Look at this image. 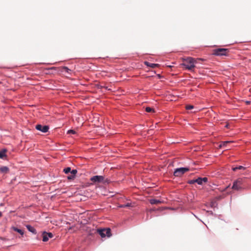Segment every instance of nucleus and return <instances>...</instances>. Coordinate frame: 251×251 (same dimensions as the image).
I'll return each mask as SVG.
<instances>
[{"mask_svg":"<svg viewBox=\"0 0 251 251\" xmlns=\"http://www.w3.org/2000/svg\"><path fill=\"white\" fill-rule=\"evenodd\" d=\"M183 63L182 65L184 66L186 69L189 71H193L195 67V64L197 63V60L194 58L189 57L183 59Z\"/></svg>","mask_w":251,"mask_h":251,"instance_id":"nucleus-1","label":"nucleus"},{"mask_svg":"<svg viewBox=\"0 0 251 251\" xmlns=\"http://www.w3.org/2000/svg\"><path fill=\"white\" fill-rule=\"evenodd\" d=\"M213 54L217 56H226L228 55L229 50L227 49L218 48L213 50Z\"/></svg>","mask_w":251,"mask_h":251,"instance_id":"nucleus-2","label":"nucleus"},{"mask_svg":"<svg viewBox=\"0 0 251 251\" xmlns=\"http://www.w3.org/2000/svg\"><path fill=\"white\" fill-rule=\"evenodd\" d=\"M97 232L101 236V237H109L111 236V229L109 228L103 229H98Z\"/></svg>","mask_w":251,"mask_h":251,"instance_id":"nucleus-3","label":"nucleus"},{"mask_svg":"<svg viewBox=\"0 0 251 251\" xmlns=\"http://www.w3.org/2000/svg\"><path fill=\"white\" fill-rule=\"evenodd\" d=\"M189 170L188 168H179L175 170L174 175L175 176H181L184 173Z\"/></svg>","mask_w":251,"mask_h":251,"instance_id":"nucleus-4","label":"nucleus"},{"mask_svg":"<svg viewBox=\"0 0 251 251\" xmlns=\"http://www.w3.org/2000/svg\"><path fill=\"white\" fill-rule=\"evenodd\" d=\"M243 181L242 179H238L233 182L232 188L235 190H240L243 188Z\"/></svg>","mask_w":251,"mask_h":251,"instance_id":"nucleus-5","label":"nucleus"},{"mask_svg":"<svg viewBox=\"0 0 251 251\" xmlns=\"http://www.w3.org/2000/svg\"><path fill=\"white\" fill-rule=\"evenodd\" d=\"M37 130L41 131L44 133H46L48 131L49 127L48 126H42L41 125H37L35 126Z\"/></svg>","mask_w":251,"mask_h":251,"instance_id":"nucleus-6","label":"nucleus"},{"mask_svg":"<svg viewBox=\"0 0 251 251\" xmlns=\"http://www.w3.org/2000/svg\"><path fill=\"white\" fill-rule=\"evenodd\" d=\"M104 177L101 176H95L92 177L90 179L91 181L93 182H101L104 181Z\"/></svg>","mask_w":251,"mask_h":251,"instance_id":"nucleus-7","label":"nucleus"},{"mask_svg":"<svg viewBox=\"0 0 251 251\" xmlns=\"http://www.w3.org/2000/svg\"><path fill=\"white\" fill-rule=\"evenodd\" d=\"M53 237V235L51 233H46L44 232L43 234V241L47 242L49 240V239L50 238H52Z\"/></svg>","mask_w":251,"mask_h":251,"instance_id":"nucleus-8","label":"nucleus"},{"mask_svg":"<svg viewBox=\"0 0 251 251\" xmlns=\"http://www.w3.org/2000/svg\"><path fill=\"white\" fill-rule=\"evenodd\" d=\"M208 181V178L206 177H199L197 179H195V181L198 184L202 185L203 183H206Z\"/></svg>","mask_w":251,"mask_h":251,"instance_id":"nucleus-9","label":"nucleus"},{"mask_svg":"<svg viewBox=\"0 0 251 251\" xmlns=\"http://www.w3.org/2000/svg\"><path fill=\"white\" fill-rule=\"evenodd\" d=\"M11 230L18 232L19 234H20L22 236H23L24 234V230L21 229H19L16 227L15 226H12L10 228Z\"/></svg>","mask_w":251,"mask_h":251,"instance_id":"nucleus-10","label":"nucleus"},{"mask_svg":"<svg viewBox=\"0 0 251 251\" xmlns=\"http://www.w3.org/2000/svg\"><path fill=\"white\" fill-rule=\"evenodd\" d=\"M26 227L27 228V229L31 232L34 233V234H36V229L33 227H32V226H31L30 225H26Z\"/></svg>","mask_w":251,"mask_h":251,"instance_id":"nucleus-11","label":"nucleus"},{"mask_svg":"<svg viewBox=\"0 0 251 251\" xmlns=\"http://www.w3.org/2000/svg\"><path fill=\"white\" fill-rule=\"evenodd\" d=\"M145 64L147 66L150 67L152 68H154L159 66V65L158 64L151 63L148 62H145Z\"/></svg>","mask_w":251,"mask_h":251,"instance_id":"nucleus-12","label":"nucleus"},{"mask_svg":"<svg viewBox=\"0 0 251 251\" xmlns=\"http://www.w3.org/2000/svg\"><path fill=\"white\" fill-rule=\"evenodd\" d=\"M150 202L151 204H158L161 203L162 202L159 200L151 199L150 200Z\"/></svg>","mask_w":251,"mask_h":251,"instance_id":"nucleus-13","label":"nucleus"},{"mask_svg":"<svg viewBox=\"0 0 251 251\" xmlns=\"http://www.w3.org/2000/svg\"><path fill=\"white\" fill-rule=\"evenodd\" d=\"M231 143V141H224L222 142L219 146V148H222L223 147H226L227 145L229 143Z\"/></svg>","mask_w":251,"mask_h":251,"instance_id":"nucleus-14","label":"nucleus"},{"mask_svg":"<svg viewBox=\"0 0 251 251\" xmlns=\"http://www.w3.org/2000/svg\"><path fill=\"white\" fill-rule=\"evenodd\" d=\"M8 170H9V169H8V167H5V166L1 167L0 168V171L1 172L4 173H6L7 172H8Z\"/></svg>","mask_w":251,"mask_h":251,"instance_id":"nucleus-15","label":"nucleus"},{"mask_svg":"<svg viewBox=\"0 0 251 251\" xmlns=\"http://www.w3.org/2000/svg\"><path fill=\"white\" fill-rule=\"evenodd\" d=\"M6 151L5 150H3L0 151V158H3L4 156H5V152Z\"/></svg>","mask_w":251,"mask_h":251,"instance_id":"nucleus-16","label":"nucleus"},{"mask_svg":"<svg viewBox=\"0 0 251 251\" xmlns=\"http://www.w3.org/2000/svg\"><path fill=\"white\" fill-rule=\"evenodd\" d=\"M245 169V168L244 167L242 166H239L238 167L232 168V170L234 171H235L237 170H241V169H244V170Z\"/></svg>","mask_w":251,"mask_h":251,"instance_id":"nucleus-17","label":"nucleus"},{"mask_svg":"<svg viewBox=\"0 0 251 251\" xmlns=\"http://www.w3.org/2000/svg\"><path fill=\"white\" fill-rule=\"evenodd\" d=\"M131 203H127L126 204H121L119 206V207L121 208H124V207H129L131 206Z\"/></svg>","mask_w":251,"mask_h":251,"instance_id":"nucleus-18","label":"nucleus"},{"mask_svg":"<svg viewBox=\"0 0 251 251\" xmlns=\"http://www.w3.org/2000/svg\"><path fill=\"white\" fill-rule=\"evenodd\" d=\"M146 111L147 112H154V110L150 107H147L146 108Z\"/></svg>","mask_w":251,"mask_h":251,"instance_id":"nucleus-19","label":"nucleus"},{"mask_svg":"<svg viewBox=\"0 0 251 251\" xmlns=\"http://www.w3.org/2000/svg\"><path fill=\"white\" fill-rule=\"evenodd\" d=\"M63 172L66 174H68L69 173H71V168L70 167L65 168L63 170Z\"/></svg>","mask_w":251,"mask_h":251,"instance_id":"nucleus-20","label":"nucleus"},{"mask_svg":"<svg viewBox=\"0 0 251 251\" xmlns=\"http://www.w3.org/2000/svg\"><path fill=\"white\" fill-rule=\"evenodd\" d=\"M62 69H63L64 71H65L66 72L68 73H69L70 72H71V70L70 69H69L68 67H63L62 68Z\"/></svg>","mask_w":251,"mask_h":251,"instance_id":"nucleus-21","label":"nucleus"},{"mask_svg":"<svg viewBox=\"0 0 251 251\" xmlns=\"http://www.w3.org/2000/svg\"><path fill=\"white\" fill-rule=\"evenodd\" d=\"M75 176H74V175H73L71 174L67 176L68 179L69 180L74 179L75 178Z\"/></svg>","mask_w":251,"mask_h":251,"instance_id":"nucleus-22","label":"nucleus"},{"mask_svg":"<svg viewBox=\"0 0 251 251\" xmlns=\"http://www.w3.org/2000/svg\"><path fill=\"white\" fill-rule=\"evenodd\" d=\"M194 108V106L192 105H187L186 106V109L187 110H191Z\"/></svg>","mask_w":251,"mask_h":251,"instance_id":"nucleus-23","label":"nucleus"},{"mask_svg":"<svg viewBox=\"0 0 251 251\" xmlns=\"http://www.w3.org/2000/svg\"><path fill=\"white\" fill-rule=\"evenodd\" d=\"M75 131L74 130H72V129H71V130H69L67 132V133L68 134H75Z\"/></svg>","mask_w":251,"mask_h":251,"instance_id":"nucleus-24","label":"nucleus"},{"mask_svg":"<svg viewBox=\"0 0 251 251\" xmlns=\"http://www.w3.org/2000/svg\"><path fill=\"white\" fill-rule=\"evenodd\" d=\"M77 173V170H71V174L74 175V176H75L76 174Z\"/></svg>","mask_w":251,"mask_h":251,"instance_id":"nucleus-25","label":"nucleus"},{"mask_svg":"<svg viewBox=\"0 0 251 251\" xmlns=\"http://www.w3.org/2000/svg\"><path fill=\"white\" fill-rule=\"evenodd\" d=\"M195 183H196V182L195 181V179L190 180L188 181V183L190 184H192Z\"/></svg>","mask_w":251,"mask_h":251,"instance_id":"nucleus-26","label":"nucleus"},{"mask_svg":"<svg viewBox=\"0 0 251 251\" xmlns=\"http://www.w3.org/2000/svg\"><path fill=\"white\" fill-rule=\"evenodd\" d=\"M2 216V213L0 211V217Z\"/></svg>","mask_w":251,"mask_h":251,"instance_id":"nucleus-27","label":"nucleus"}]
</instances>
